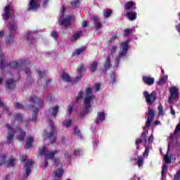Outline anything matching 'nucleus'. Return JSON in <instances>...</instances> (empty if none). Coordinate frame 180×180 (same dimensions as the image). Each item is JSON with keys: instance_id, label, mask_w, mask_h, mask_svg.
Segmentation results:
<instances>
[{"instance_id": "obj_1", "label": "nucleus", "mask_w": 180, "mask_h": 180, "mask_svg": "<svg viewBox=\"0 0 180 180\" xmlns=\"http://www.w3.org/2000/svg\"><path fill=\"white\" fill-rule=\"evenodd\" d=\"M27 102L30 103V105H27L26 106L22 105V103H15L14 106L16 109H28V110H33L34 108H36V105L37 108L39 109L44 106V102L41 98L37 97L36 95L30 96L28 98Z\"/></svg>"}, {"instance_id": "obj_2", "label": "nucleus", "mask_w": 180, "mask_h": 180, "mask_svg": "<svg viewBox=\"0 0 180 180\" xmlns=\"http://www.w3.org/2000/svg\"><path fill=\"white\" fill-rule=\"evenodd\" d=\"M39 151L40 155H44L45 157V168H47L49 165V161H47V160H54L56 154H58V150H56L53 151H50L47 150V148L46 147L39 148Z\"/></svg>"}, {"instance_id": "obj_3", "label": "nucleus", "mask_w": 180, "mask_h": 180, "mask_svg": "<svg viewBox=\"0 0 180 180\" xmlns=\"http://www.w3.org/2000/svg\"><path fill=\"white\" fill-rule=\"evenodd\" d=\"M86 96L84 97V99L83 101V103L84 105V108L86 109H91L92 110V105H91V103H92V101H94L96 98V96L92 94V88L91 87H86L85 89Z\"/></svg>"}, {"instance_id": "obj_4", "label": "nucleus", "mask_w": 180, "mask_h": 180, "mask_svg": "<svg viewBox=\"0 0 180 180\" xmlns=\"http://www.w3.org/2000/svg\"><path fill=\"white\" fill-rule=\"evenodd\" d=\"M120 47H122V51H120L118 56H116L117 67L120 64V61H122V60H124L127 56V51H129V39L123 41L120 45Z\"/></svg>"}, {"instance_id": "obj_5", "label": "nucleus", "mask_w": 180, "mask_h": 180, "mask_svg": "<svg viewBox=\"0 0 180 180\" xmlns=\"http://www.w3.org/2000/svg\"><path fill=\"white\" fill-rule=\"evenodd\" d=\"M49 124L51 127V131L49 133L45 131L44 134L47 137V139H50L51 143H55L57 139V131H56V126L54 125L53 120H49Z\"/></svg>"}, {"instance_id": "obj_6", "label": "nucleus", "mask_w": 180, "mask_h": 180, "mask_svg": "<svg viewBox=\"0 0 180 180\" xmlns=\"http://www.w3.org/2000/svg\"><path fill=\"white\" fill-rule=\"evenodd\" d=\"M143 97L146 99L147 105L151 106L154 102L157 101V92L155 91H152L150 94L148 91H145L143 93Z\"/></svg>"}, {"instance_id": "obj_7", "label": "nucleus", "mask_w": 180, "mask_h": 180, "mask_svg": "<svg viewBox=\"0 0 180 180\" xmlns=\"http://www.w3.org/2000/svg\"><path fill=\"white\" fill-rule=\"evenodd\" d=\"M40 8V0H30L27 4V12H37Z\"/></svg>"}, {"instance_id": "obj_8", "label": "nucleus", "mask_w": 180, "mask_h": 180, "mask_svg": "<svg viewBox=\"0 0 180 180\" xmlns=\"http://www.w3.org/2000/svg\"><path fill=\"white\" fill-rule=\"evenodd\" d=\"M75 22V15H67L63 19L60 20L58 22V24L60 26H64L65 27H70L72 22Z\"/></svg>"}, {"instance_id": "obj_9", "label": "nucleus", "mask_w": 180, "mask_h": 180, "mask_svg": "<svg viewBox=\"0 0 180 180\" xmlns=\"http://www.w3.org/2000/svg\"><path fill=\"white\" fill-rule=\"evenodd\" d=\"M6 127L8 130L7 132V144H12L13 143V139L15 138V134L16 133L15 131V129L9 125V124H6Z\"/></svg>"}, {"instance_id": "obj_10", "label": "nucleus", "mask_w": 180, "mask_h": 180, "mask_svg": "<svg viewBox=\"0 0 180 180\" xmlns=\"http://www.w3.org/2000/svg\"><path fill=\"white\" fill-rule=\"evenodd\" d=\"M147 134H148V130L144 129L141 133V138L136 140L137 148H139V144H140V143H143V146L146 147V144H147Z\"/></svg>"}, {"instance_id": "obj_11", "label": "nucleus", "mask_w": 180, "mask_h": 180, "mask_svg": "<svg viewBox=\"0 0 180 180\" xmlns=\"http://www.w3.org/2000/svg\"><path fill=\"white\" fill-rule=\"evenodd\" d=\"M170 96L169 97V103H172V101H175L179 95V89L178 88L173 86L169 89Z\"/></svg>"}, {"instance_id": "obj_12", "label": "nucleus", "mask_w": 180, "mask_h": 180, "mask_svg": "<svg viewBox=\"0 0 180 180\" xmlns=\"http://www.w3.org/2000/svg\"><path fill=\"white\" fill-rule=\"evenodd\" d=\"M13 15H15V11H13L12 6L10 4L6 5L3 13L4 19H9V18H11V16H13Z\"/></svg>"}, {"instance_id": "obj_13", "label": "nucleus", "mask_w": 180, "mask_h": 180, "mask_svg": "<svg viewBox=\"0 0 180 180\" xmlns=\"http://www.w3.org/2000/svg\"><path fill=\"white\" fill-rule=\"evenodd\" d=\"M26 63L25 60L19 59L18 60H14L9 64L10 68H13V70H16L18 68H20L22 65H25Z\"/></svg>"}, {"instance_id": "obj_14", "label": "nucleus", "mask_w": 180, "mask_h": 180, "mask_svg": "<svg viewBox=\"0 0 180 180\" xmlns=\"http://www.w3.org/2000/svg\"><path fill=\"white\" fill-rule=\"evenodd\" d=\"M148 115V120L146 122V127L149 129L151 126V122H153V120H154V117H155V111H154V110L153 109H149Z\"/></svg>"}, {"instance_id": "obj_15", "label": "nucleus", "mask_w": 180, "mask_h": 180, "mask_svg": "<svg viewBox=\"0 0 180 180\" xmlns=\"http://www.w3.org/2000/svg\"><path fill=\"white\" fill-rule=\"evenodd\" d=\"M33 167V161L28 160L23 166V168H26L25 174H24V178H27L32 172V167Z\"/></svg>"}, {"instance_id": "obj_16", "label": "nucleus", "mask_w": 180, "mask_h": 180, "mask_svg": "<svg viewBox=\"0 0 180 180\" xmlns=\"http://www.w3.org/2000/svg\"><path fill=\"white\" fill-rule=\"evenodd\" d=\"M6 88L9 91H13L16 88V80L13 79H8L6 81Z\"/></svg>"}, {"instance_id": "obj_17", "label": "nucleus", "mask_w": 180, "mask_h": 180, "mask_svg": "<svg viewBox=\"0 0 180 180\" xmlns=\"http://www.w3.org/2000/svg\"><path fill=\"white\" fill-rule=\"evenodd\" d=\"M142 81L146 84V85H148L149 86H151L155 82V79L154 77H151L150 76H143L142 77Z\"/></svg>"}, {"instance_id": "obj_18", "label": "nucleus", "mask_w": 180, "mask_h": 180, "mask_svg": "<svg viewBox=\"0 0 180 180\" xmlns=\"http://www.w3.org/2000/svg\"><path fill=\"white\" fill-rule=\"evenodd\" d=\"M103 67V74H106L108 70L110 69L112 67V63L110 62V56H107Z\"/></svg>"}, {"instance_id": "obj_19", "label": "nucleus", "mask_w": 180, "mask_h": 180, "mask_svg": "<svg viewBox=\"0 0 180 180\" xmlns=\"http://www.w3.org/2000/svg\"><path fill=\"white\" fill-rule=\"evenodd\" d=\"M92 20L96 30H99V29L102 28V23H101V20H99V18H98V16L94 15L92 17Z\"/></svg>"}, {"instance_id": "obj_20", "label": "nucleus", "mask_w": 180, "mask_h": 180, "mask_svg": "<svg viewBox=\"0 0 180 180\" xmlns=\"http://www.w3.org/2000/svg\"><path fill=\"white\" fill-rule=\"evenodd\" d=\"M105 119V112H98L97 113V117L95 120V123L96 124H98V123H101V122H104Z\"/></svg>"}, {"instance_id": "obj_21", "label": "nucleus", "mask_w": 180, "mask_h": 180, "mask_svg": "<svg viewBox=\"0 0 180 180\" xmlns=\"http://www.w3.org/2000/svg\"><path fill=\"white\" fill-rule=\"evenodd\" d=\"M85 71V67L84 66V64H82L77 69V72L78 74V76L75 77V79H81L82 78V73Z\"/></svg>"}, {"instance_id": "obj_22", "label": "nucleus", "mask_w": 180, "mask_h": 180, "mask_svg": "<svg viewBox=\"0 0 180 180\" xmlns=\"http://www.w3.org/2000/svg\"><path fill=\"white\" fill-rule=\"evenodd\" d=\"M18 131H19L18 135L17 136V139L19 141H23L25 138L26 137V131H25L22 129L18 128Z\"/></svg>"}, {"instance_id": "obj_23", "label": "nucleus", "mask_w": 180, "mask_h": 180, "mask_svg": "<svg viewBox=\"0 0 180 180\" xmlns=\"http://www.w3.org/2000/svg\"><path fill=\"white\" fill-rule=\"evenodd\" d=\"M59 110H60V107L58 105H56L55 107H53L52 108L49 109V112H51V117L56 119V116H57V113H58Z\"/></svg>"}, {"instance_id": "obj_24", "label": "nucleus", "mask_w": 180, "mask_h": 180, "mask_svg": "<svg viewBox=\"0 0 180 180\" xmlns=\"http://www.w3.org/2000/svg\"><path fill=\"white\" fill-rule=\"evenodd\" d=\"M33 141H34V139H33V137L32 136H28L26 139V143L25 146V150H29V148L33 146Z\"/></svg>"}, {"instance_id": "obj_25", "label": "nucleus", "mask_w": 180, "mask_h": 180, "mask_svg": "<svg viewBox=\"0 0 180 180\" xmlns=\"http://www.w3.org/2000/svg\"><path fill=\"white\" fill-rule=\"evenodd\" d=\"M61 78L64 82H72V79L70 77V75L64 72L61 74Z\"/></svg>"}, {"instance_id": "obj_26", "label": "nucleus", "mask_w": 180, "mask_h": 180, "mask_svg": "<svg viewBox=\"0 0 180 180\" xmlns=\"http://www.w3.org/2000/svg\"><path fill=\"white\" fill-rule=\"evenodd\" d=\"M134 6V4L133 3V1H129L124 4V11H130Z\"/></svg>"}, {"instance_id": "obj_27", "label": "nucleus", "mask_w": 180, "mask_h": 180, "mask_svg": "<svg viewBox=\"0 0 180 180\" xmlns=\"http://www.w3.org/2000/svg\"><path fill=\"white\" fill-rule=\"evenodd\" d=\"M83 154H84V150L79 148H77L76 149H75L73 152V155H75V157H81V155H82Z\"/></svg>"}, {"instance_id": "obj_28", "label": "nucleus", "mask_w": 180, "mask_h": 180, "mask_svg": "<svg viewBox=\"0 0 180 180\" xmlns=\"http://www.w3.org/2000/svg\"><path fill=\"white\" fill-rule=\"evenodd\" d=\"M16 165V159L8 158L7 160V167H15Z\"/></svg>"}, {"instance_id": "obj_29", "label": "nucleus", "mask_w": 180, "mask_h": 180, "mask_svg": "<svg viewBox=\"0 0 180 180\" xmlns=\"http://www.w3.org/2000/svg\"><path fill=\"white\" fill-rule=\"evenodd\" d=\"M36 106H37V105H36L35 107L33 108L34 109L32 118V120L33 122H36V120H37V115H39V108H36Z\"/></svg>"}, {"instance_id": "obj_30", "label": "nucleus", "mask_w": 180, "mask_h": 180, "mask_svg": "<svg viewBox=\"0 0 180 180\" xmlns=\"http://www.w3.org/2000/svg\"><path fill=\"white\" fill-rule=\"evenodd\" d=\"M136 164L139 168H141V167H143L144 165V158L143 156H138Z\"/></svg>"}, {"instance_id": "obj_31", "label": "nucleus", "mask_w": 180, "mask_h": 180, "mask_svg": "<svg viewBox=\"0 0 180 180\" xmlns=\"http://www.w3.org/2000/svg\"><path fill=\"white\" fill-rule=\"evenodd\" d=\"M96 68H98V62L94 61L90 66L89 72H95L96 71Z\"/></svg>"}, {"instance_id": "obj_32", "label": "nucleus", "mask_w": 180, "mask_h": 180, "mask_svg": "<svg viewBox=\"0 0 180 180\" xmlns=\"http://www.w3.org/2000/svg\"><path fill=\"white\" fill-rule=\"evenodd\" d=\"M86 50V47L85 46H82V48L80 49H76L75 50V54H76V57H79V56L81 54H82V53L84 51H85Z\"/></svg>"}, {"instance_id": "obj_33", "label": "nucleus", "mask_w": 180, "mask_h": 180, "mask_svg": "<svg viewBox=\"0 0 180 180\" xmlns=\"http://www.w3.org/2000/svg\"><path fill=\"white\" fill-rule=\"evenodd\" d=\"M8 29L11 32H12V30H13L14 32H16V30H18V26L15 23V21L12 20L10 22V26H9Z\"/></svg>"}, {"instance_id": "obj_34", "label": "nucleus", "mask_w": 180, "mask_h": 180, "mask_svg": "<svg viewBox=\"0 0 180 180\" xmlns=\"http://www.w3.org/2000/svg\"><path fill=\"white\" fill-rule=\"evenodd\" d=\"M25 72L27 75V79H29V81H31L30 84H32V82H33V79H32V73L30 72V69L26 68L25 70Z\"/></svg>"}, {"instance_id": "obj_35", "label": "nucleus", "mask_w": 180, "mask_h": 180, "mask_svg": "<svg viewBox=\"0 0 180 180\" xmlns=\"http://www.w3.org/2000/svg\"><path fill=\"white\" fill-rule=\"evenodd\" d=\"M14 119L18 122H23V115L20 113H16L14 115Z\"/></svg>"}, {"instance_id": "obj_36", "label": "nucleus", "mask_w": 180, "mask_h": 180, "mask_svg": "<svg viewBox=\"0 0 180 180\" xmlns=\"http://www.w3.org/2000/svg\"><path fill=\"white\" fill-rule=\"evenodd\" d=\"M126 15L129 20H136V13H134H134L128 12Z\"/></svg>"}, {"instance_id": "obj_37", "label": "nucleus", "mask_w": 180, "mask_h": 180, "mask_svg": "<svg viewBox=\"0 0 180 180\" xmlns=\"http://www.w3.org/2000/svg\"><path fill=\"white\" fill-rule=\"evenodd\" d=\"M6 44H11L12 43H13V37H12V34H9L5 40Z\"/></svg>"}, {"instance_id": "obj_38", "label": "nucleus", "mask_w": 180, "mask_h": 180, "mask_svg": "<svg viewBox=\"0 0 180 180\" xmlns=\"http://www.w3.org/2000/svg\"><path fill=\"white\" fill-rule=\"evenodd\" d=\"M117 78V75H116V73L115 72H111L110 74V81L111 84H116V79Z\"/></svg>"}, {"instance_id": "obj_39", "label": "nucleus", "mask_w": 180, "mask_h": 180, "mask_svg": "<svg viewBox=\"0 0 180 180\" xmlns=\"http://www.w3.org/2000/svg\"><path fill=\"white\" fill-rule=\"evenodd\" d=\"M6 158H8V157H6V155H4L0 158V167H2L4 164H7Z\"/></svg>"}, {"instance_id": "obj_40", "label": "nucleus", "mask_w": 180, "mask_h": 180, "mask_svg": "<svg viewBox=\"0 0 180 180\" xmlns=\"http://www.w3.org/2000/svg\"><path fill=\"white\" fill-rule=\"evenodd\" d=\"M168 79V76L165 75L162 77L159 81H158V84L159 85H164V84H165V82H167V79Z\"/></svg>"}, {"instance_id": "obj_41", "label": "nucleus", "mask_w": 180, "mask_h": 180, "mask_svg": "<svg viewBox=\"0 0 180 180\" xmlns=\"http://www.w3.org/2000/svg\"><path fill=\"white\" fill-rule=\"evenodd\" d=\"M91 110H92L91 108H84V110L80 112L81 117H85V115H88V113H89V112H91Z\"/></svg>"}, {"instance_id": "obj_42", "label": "nucleus", "mask_w": 180, "mask_h": 180, "mask_svg": "<svg viewBox=\"0 0 180 180\" xmlns=\"http://www.w3.org/2000/svg\"><path fill=\"white\" fill-rule=\"evenodd\" d=\"M84 98V92L80 91L77 94V96L75 98L76 102H79V99H82Z\"/></svg>"}, {"instance_id": "obj_43", "label": "nucleus", "mask_w": 180, "mask_h": 180, "mask_svg": "<svg viewBox=\"0 0 180 180\" xmlns=\"http://www.w3.org/2000/svg\"><path fill=\"white\" fill-rule=\"evenodd\" d=\"M58 172H54L53 174L56 175V176H58V178H60L61 176H63V174L64 172V170H63V169L61 168H59L58 169Z\"/></svg>"}, {"instance_id": "obj_44", "label": "nucleus", "mask_w": 180, "mask_h": 180, "mask_svg": "<svg viewBox=\"0 0 180 180\" xmlns=\"http://www.w3.org/2000/svg\"><path fill=\"white\" fill-rule=\"evenodd\" d=\"M72 123V121L71 120H65L63 122L64 127H70Z\"/></svg>"}, {"instance_id": "obj_45", "label": "nucleus", "mask_w": 180, "mask_h": 180, "mask_svg": "<svg viewBox=\"0 0 180 180\" xmlns=\"http://www.w3.org/2000/svg\"><path fill=\"white\" fill-rule=\"evenodd\" d=\"M167 171H168V165H167V164H164L162 167V176H164V175H165Z\"/></svg>"}, {"instance_id": "obj_46", "label": "nucleus", "mask_w": 180, "mask_h": 180, "mask_svg": "<svg viewBox=\"0 0 180 180\" xmlns=\"http://www.w3.org/2000/svg\"><path fill=\"white\" fill-rule=\"evenodd\" d=\"M145 147H146V149H145V151L143 153V156H142V157H143V158L148 157V154L150 153V148H148V146H147L146 145Z\"/></svg>"}, {"instance_id": "obj_47", "label": "nucleus", "mask_w": 180, "mask_h": 180, "mask_svg": "<svg viewBox=\"0 0 180 180\" xmlns=\"http://www.w3.org/2000/svg\"><path fill=\"white\" fill-rule=\"evenodd\" d=\"M103 14L105 18H109L112 15V10L108 9L106 11H104Z\"/></svg>"}, {"instance_id": "obj_48", "label": "nucleus", "mask_w": 180, "mask_h": 180, "mask_svg": "<svg viewBox=\"0 0 180 180\" xmlns=\"http://www.w3.org/2000/svg\"><path fill=\"white\" fill-rule=\"evenodd\" d=\"M131 33H133V31H131V30H130V29H125L124 30V37H126V36H129V34H131Z\"/></svg>"}, {"instance_id": "obj_49", "label": "nucleus", "mask_w": 180, "mask_h": 180, "mask_svg": "<svg viewBox=\"0 0 180 180\" xmlns=\"http://www.w3.org/2000/svg\"><path fill=\"white\" fill-rule=\"evenodd\" d=\"M75 134L78 137H80V138L82 137V136L81 135V131L77 127L75 128Z\"/></svg>"}, {"instance_id": "obj_50", "label": "nucleus", "mask_w": 180, "mask_h": 180, "mask_svg": "<svg viewBox=\"0 0 180 180\" xmlns=\"http://www.w3.org/2000/svg\"><path fill=\"white\" fill-rule=\"evenodd\" d=\"M117 39V34H112V37L108 41V43H112L115 40Z\"/></svg>"}, {"instance_id": "obj_51", "label": "nucleus", "mask_w": 180, "mask_h": 180, "mask_svg": "<svg viewBox=\"0 0 180 180\" xmlns=\"http://www.w3.org/2000/svg\"><path fill=\"white\" fill-rule=\"evenodd\" d=\"M179 131H180V122L176 126V128H175L174 131V134L176 136V134H178V133H179Z\"/></svg>"}, {"instance_id": "obj_52", "label": "nucleus", "mask_w": 180, "mask_h": 180, "mask_svg": "<svg viewBox=\"0 0 180 180\" xmlns=\"http://www.w3.org/2000/svg\"><path fill=\"white\" fill-rule=\"evenodd\" d=\"M27 41H33V40H34V37L32 36L30 33L27 32Z\"/></svg>"}, {"instance_id": "obj_53", "label": "nucleus", "mask_w": 180, "mask_h": 180, "mask_svg": "<svg viewBox=\"0 0 180 180\" xmlns=\"http://www.w3.org/2000/svg\"><path fill=\"white\" fill-rule=\"evenodd\" d=\"M51 37L54 39V40H57L58 39V34L56 31L51 32Z\"/></svg>"}, {"instance_id": "obj_54", "label": "nucleus", "mask_w": 180, "mask_h": 180, "mask_svg": "<svg viewBox=\"0 0 180 180\" xmlns=\"http://www.w3.org/2000/svg\"><path fill=\"white\" fill-rule=\"evenodd\" d=\"M0 108L5 109V110H9V108H8V106H6L5 103H4L2 101H0Z\"/></svg>"}, {"instance_id": "obj_55", "label": "nucleus", "mask_w": 180, "mask_h": 180, "mask_svg": "<svg viewBox=\"0 0 180 180\" xmlns=\"http://www.w3.org/2000/svg\"><path fill=\"white\" fill-rule=\"evenodd\" d=\"M165 162H166V164L171 163V158L169 156H168V155H166L165 156Z\"/></svg>"}, {"instance_id": "obj_56", "label": "nucleus", "mask_w": 180, "mask_h": 180, "mask_svg": "<svg viewBox=\"0 0 180 180\" xmlns=\"http://www.w3.org/2000/svg\"><path fill=\"white\" fill-rule=\"evenodd\" d=\"M180 179V170L177 171L176 174L174 176V180H179Z\"/></svg>"}, {"instance_id": "obj_57", "label": "nucleus", "mask_w": 180, "mask_h": 180, "mask_svg": "<svg viewBox=\"0 0 180 180\" xmlns=\"http://www.w3.org/2000/svg\"><path fill=\"white\" fill-rule=\"evenodd\" d=\"M38 75L40 77V78H44V75H46V72L45 71H39L37 70Z\"/></svg>"}, {"instance_id": "obj_58", "label": "nucleus", "mask_w": 180, "mask_h": 180, "mask_svg": "<svg viewBox=\"0 0 180 180\" xmlns=\"http://www.w3.org/2000/svg\"><path fill=\"white\" fill-rule=\"evenodd\" d=\"M73 110H74V107H72V105H68V113L69 115H71L72 113Z\"/></svg>"}, {"instance_id": "obj_59", "label": "nucleus", "mask_w": 180, "mask_h": 180, "mask_svg": "<svg viewBox=\"0 0 180 180\" xmlns=\"http://www.w3.org/2000/svg\"><path fill=\"white\" fill-rule=\"evenodd\" d=\"M78 4H79V1H72L71 5L72 8H77V6H78Z\"/></svg>"}, {"instance_id": "obj_60", "label": "nucleus", "mask_w": 180, "mask_h": 180, "mask_svg": "<svg viewBox=\"0 0 180 180\" xmlns=\"http://www.w3.org/2000/svg\"><path fill=\"white\" fill-rule=\"evenodd\" d=\"M49 1H50V0H44L42 1V7L46 8V6H47V5H49Z\"/></svg>"}, {"instance_id": "obj_61", "label": "nucleus", "mask_w": 180, "mask_h": 180, "mask_svg": "<svg viewBox=\"0 0 180 180\" xmlns=\"http://www.w3.org/2000/svg\"><path fill=\"white\" fill-rule=\"evenodd\" d=\"M116 49H117L116 46H112L111 49L110 51V53L113 54L114 53H116Z\"/></svg>"}, {"instance_id": "obj_62", "label": "nucleus", "mask_w": 180, "mask_h": 180, "mask_svg": "<svg viewBox=\"0 0 180 180\" xmlns=\"http://www.w3.org/2000/svg\"><path fill=\"white\" fill-rule=\"evenodd\" d=\"M148 143H153L154 141V135L151 134L148 139Z\"/></svg>"}, {"instance_id": "obj_63", "label": "nucleus", "mask_w": 180, "mask_h": 180, "mask_svg": "<svg viewBox=\"0 0 180 180\" xmlns=\"http://www.w3.org/2000/svg\"><path fill=\"white\" fill-rule=\"evenodd\" d=\"M158 110H159V115H161L164 110V108L162 107V105H159L158 106Z\"/></svg>"}, {"instance_id": "obj_64", "label": "nucleus", "mask_w": 180, "mask_h": 180, "mask_svg": "<svg viewBox=\"0 0 180 180\" xmlns=\"http://www.w3.org/2000/svg\"><path fill=\"white\" fill-rule=\"evenodd\" d=\"M95 89H96V92H98V91H99V89H101V84L96 83L95 84Z\"/></svg>"}]
</instances>
